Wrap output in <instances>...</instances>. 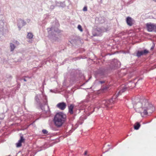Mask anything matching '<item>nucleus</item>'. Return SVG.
I'll return each instance as SVG.
<instances>
[{
  "mask_svg": "<svg viewBox=\"0 0 156 156\" xmlns=\"http://www.w3.org/2000/svg\"><path fill=\"white\" fill-rule=\"evenodd\" d=\"M143 52L144 55H146L149 53V51L146 49H145L143 51Z\"/></svg>",
  "mask_w": 156,
  "mask_h": 156,
  "instance_id": "obj_13",
  "label": "nucleus"
},
{
  "mask_svg": "<svg viewBox=\"0 0 156 156\" xmlns=\"http://www.w3.org/2000/svg\"><path fill=\"white\" fill-rule=\"evenodd\" d=\"M66 104L63 102L59 103L57 105V107L61 110H64L66 108Z\"/></svg>",
  "mask_w": 156,
  "mask_h": 156,
  "instance_id": "obj_6",
  "label": "nucleus"
},
{
  "mask_svg": "<svg viewBox=\"0 0 156 156\" xmlns=\"http://www.w3.org/2000/svg\"><path fill=\"white\" fill-rule=\"evenodd\" d=\"M147 29L149 32L156 31V24L151 23H147L146 24Z\"/></svg>",
  "mask_w": 156,
  "mask_h": 156,
  "instance_id": "obj_4",
  "label": "nucleus"
},
{
  "mask_svg": "<svg viewBox=\"0 0 156 156\" xmlns=\"http://www.w3.org/2000/svg\"><path fill=\"white\" fill-rule=\"evenodd\" d=\"M42 133L44 134H47L48 133V131L45 129H43L42 131Z\"/></svg>",
  "mask_w": 156,
  "mask_h": 156,
  "instance_id": "obj_15",
  "label": "nucleus"
},
{
  "mask_svg": "<svg viewBox=\"0 0 156 156\" xmlns=\"http://www.w3.org/2000/svg\"><path fill=\"white\" fill-rule=\"evenodd\" d=\"M33 37V35L32 33H28L27 35V37L29 39H31Z\"/></svg>",
  "mask_w": 156,
  "mask_h": 156,
  "instance_id": "obj_11",
  "label": "nucleus"
},
{
  "mask_svg": "<svg viewBox=\"0 0 156 156\" xmlns=\"http://www.w3.org/2000/svg\"><path fill=\"white\" fill-rule=\"evenodd\" d=\"M23 80H24V81H25V82L27 81V80L25 79H23Z\"/></svg>",
  "mask_w": 156,
  "mask_h": 156,
  "instance_id": "obj_19",
  "label": "nucleus"
},
{
  "mask_svg": "<svg viewBox=\"0 0 156 156\" xmlns=\"http://www.w3.org/2000/svg\"><path fill=\"white\" fill-rule=\"evenodd\" d=\"M10 47L11 48V51H13L15 48V46L14 44L12 43L10 44Z\"/></svg>",
  "mask_w": 156,
  "mask_h": 156,
  "instance_id": "obj_10",
  "label": "nucleus"
},
{
  "mask_svg": "<svg viewBox=\"0 0 156 156\" xmlns=\"http://www.w3.org/2000/svg\"><path fill=\"white\" fill-rule=\"evenodd\" d=\"M87 6H85L83 9V10L84 11H87Z\"/></svg>",
  "mask_w": 156,
  "mask_h": 156,
  "instance_id": "obj_16",
  "label": "nucleus"
},
{
  "mask_svg": "<svg viewBox=\"0 0 156 156\" xmlns=\"http://www.w3.org/2000/svg\"><path fill=\"white\" fill-rule=\"evenodd\" d=\"M74 107V105L71 104L68 106L69 112L71 114H73V109Z\"/></svg>",
  "mask_w": 156,
  "mask_h": 156,
  "instance_id": "obj_8",
  "label": "nucleus"
},
{
  "mask_svg": "<svg viewBox=\"0 0 156 156\" xmlns=\"http://www.w3.org/2000/svg\"><path fill=\"white\" fill-rule=\"evenodd\" d=\"M143 51H138L137 53V56L138 57H140L142 55H143Z\"/></svg>",
  "mask_w": 156,
  "mask_h": 156,
  "instance_id": "obj_12",
  "label": "nucleus"
},
{
  "mask_svg": "<svg viewBox=\"0 0 156 156\" xmlns=\"http://www.w3.org/2000/svg\"><path fill=\"white\" fill-rule=\"evenodd\" d=\"M100 83H101L102 84V83H104V82L103 81H100Z\"/></svg>",
  "mask_w": 156,
  "mask_h": 156,
  "instance_id": "obj_18",
  "label": "nucleus"
},
{
  "mask_svg": "<svg viewBox=\"0 0 156 156\" xmlns=\"http://www.w3.org/2000/svg\"><path fill=\"white\" fill-rule=\"evenodd\" d=\"M136 112L144 115L151 113L154 110L153 105L144 98L137 99L133 103Z\"/></svg>",
  "mask_w": 156,
  "mask_h": 156,
  "instance_id": "obj_1",
  "label": "nucleus"
},
{
  "mask_svg": "<svg viewBox=\"0 0 156 156\" xmlns=\"http://www.w3.org/2000/svg\"><path fill=\"white\" fill-rule=\"evenodd\" d=\"M140 124L138 122H137L134 125V128L135 129H138L140 127Z\"/></svg>",
  "mask_w": 156,
  "mask_h": 156,
  "instance_id": "obj_9",
  "label": "nucleus"
},
{
  "mask_svg": "<svg viewBox=\"0 0 156 156\" xmlns=\"http://www.w3.org/2000/svg\"><path fill=\"white\" fill-rule=\"evenodd\" d=\"M127 87L129 86L128 85H122L120 88V90L118 92L117 95L114 96V98H113L112 99L109 100H103L98 101L96 105V107L97 108L102 107L103 108H112L111 105L114 104L115 103V99L117 98V96L120 95L122 93L128 89Z\"/></svg>",
  "mask_w": 156,
  "mask_h": 156,
  "instance_id": "obj_2",
  "label": "nucleus"
},
{
  "mask_svg": "<svg viewBox=\"0 0 156 156\" xmlns=\"http://www.w3.org/2000/svg\"><path fill=\"white\" fill-rule=\"evenodd\" d=\"M153 1H155V2H156V0H153Z\"/></svg>",
  "mask_w": 156,
  "mask_h": 156,
  "instance_id": "obj_20",
  "label": "nucleus"
},
{
  "mask_svg": "<svg viewBox=\"0 0 156 156\" xmlns=\"http://www.w3.org/2000/svg\"><path fill=\"white\" fill-rule=\"evenodd\" d=\"M66 117V115L63 113H57L54 118L55 125L57 126H60L64 123Z\"/></svg>",
  "mask_w": 156,
  "mask_h": 156,
  "instance_id": "obj_3",
  "label": "nucleus"
},
{
  "mask_svg": "<svg viewBox=\"0 0 156 156\" xmlns=\"http://www.w3.org/2000/svg\"><path fill=\"white\" fill-rule=\"evenodd\" d=\"M127 24L129 26H131L133 24V20L132 18L129 17H127L126 20Z\"/></svg>",
  "mask_w": 156,
  "mask_h": 156,
  "instance_id": "obj_7",
  "label": "nucleus"
},
{
  "mask_svg": "<svg viewBox=\"0 0 156 156\" xmlns=\"http://www.w3.org/2000/svg\"><path fill=\"white\" fill-rule=\"evenodd\" d=\"M78 29L81 32L83 31V30L82 28V27L81 25H78Z\"/></svg>",
  "mask_w": 156,
  "mask_h": 156,
  "instance_id": "obj_14",
  "label": "nucleus"
},
{
  "mask_svg": "<svg viewBox=\"0 0 156 156\" xmlns=\"http://www.w3.org/2000/svg\"><path fill=\"white\" fill-rule=\"evenodd\" d=\"M25 139L23 138V135L20 136V139L18 141V143L16 144V147H20L22 146V143H24Z\"/></svg>",
  "mask_w": 156,
  "mask_h": 156,
  "instance_id": "obj_5",
  "label": "nucleus"
},
{
  "mask_svg": "<svg viewBox=\"0 0 156 156\" xmlns=\"http://www.w3.org/2000/svg\"><path fill=\"white\" fill-rule=\"evenodd\" d=\"M87 154V151H85L84 152V154L85 155H86Z\"/></svg>",
  "mask_w": 156,
  "mask_h": 156,
  "instance_id": "obj_17",
  "label": "nucleus"
}]
</instances>
